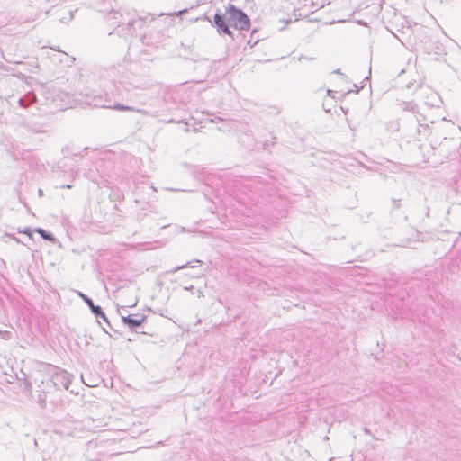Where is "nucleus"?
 <instances>
[{"label": "nucleus", "instance_id": "nucleus-1", "mask_svg": "<svg viewBox=\"0 0 461 461\" xmlns=\"http://www.w3.org/2000/svg\"><path fill=\"white\" fill-rule=\"evenodd\" d=\"M36 103L43 107L45 113L56 110H66L72 106V96L54 86L49 85H36L31 92V105Z\"/></svg>", "mask_w": 461, "mask_h": 461}, {"label": "nucleus", "instance_id": "nucleus-6", "mask_svg": "<svg viewBox=\"0 0 461 461\" xmlns=\"http://www.w3.org/2000/svg\"><path fill=\"white\" fill-rule=\"evenodd\" d=\"M80 296L84 299L86 304L90 307L91 312L96 316L102 318L104 321H108L105 314L104 313L102 308L98 305H95L92 299L87 297L86 295L80 294Z\"/></svg>", "mask_w": 461, "mask_h": 461}, {"label": "nucleus", "instance_id": "nucleus-17", "mask_svg": "<svg viewBox=\"0 0 461 461\" xmlns=\"http://www.w3.org/2000/svg\"><path fill=\"white\" fill-rule=\"evenodd\" d=\"M134 22H135L134 20H131V21H129L128 24L132 25L134 23Z\"/></svg>", "mask_w": 461, "mask_h": 461}, {"label": "nucleus", "instance_id": "nucleus-5", "mask_svg": "<svg viewBox=\"0 0 461 461\" xmlns=\"http://www.w3.org/2000/svg\"><path fill=\"white\" fill-rule=\"evenodd\" d=\"M51 382L58 389L68 390L71 383V375L67 371L59 369L52 375Z\"/></svg>", "mask_w": 461, "mask_h": 461}, {"label": "nucleus", "instance_id": "nucleus-12", "mask_svg": "<svg viewBox=\"0 0 461 461\" xmlns=\"http://www.w3.org/2000/svg\"><path fill=\"white\" fill-rule=\"evenodd\" d=\"M22 232L29 237V227H24Z\"/></svg>", "mask_w": 461, "mask_h": 461}, {"label": "nucleus", "instance_id": "nucleus-9", "mask_svg": "<svg viewBox=\"0 0 461 461\" xmlns=\"http://www.w3.org/2000/svg\"><path fill=\"white\" fill-rule=\"evenodd\" d=\"M32 134L38 136L39 137L38 140L41 141H42L44 140V138L47 136L45 131H36V130L31 129V139L32 138Z\"/></svg>", "mask_w": 461, "mask_h": 461}, {"label": "nucleus", "instance_id": "nucleus-22", "mask_svg": "<svg viewBox=\"0 0 461 461\" xmlns=\"http://www.w3.org/2000/svg\"><path fill=\"white\" fill-rule=\"evenodd\" d=\"M335 73L339 74V73H340V69H337V70L335 71Z\"/></svg>", "mask_w": 461, "mask_h": 461}, {"label": "nucleus", "instance_id": "nucleus-21", "mask_svg": "<svg viewBox=\"0 0 461 461\" xmlns=\"http://www.w3.org/2000/svg\"><path fill=\"white\" fill-rule=\"evenodd\" d=\"M35 67L38 68H40V65H39L38 62L35 64Z\"/></svg>", "mask_w": 461, "mask_h": 461}, {"label": "nucleus", "instance_id": "nucleus-11", "mask_svg": "<svg viewBox=\"0 0 461 461\" xmlns=\"http://www.w3.org/2000/svg\"><path fill=\"white\" fill-rule=\"evenodd\" d=\"M18 102H19V104L22 107H26L27 106V104H25V100L23 98H20Z\"/></svg>", "mask_w": 461, "mask_h": 461}, {"label": "nucleus", "instance_id": "nucleus-4", "mask_svg": "<svg viewBox=\"0 0 461 461\" xmlns=\"http://www.w3.org/2000/svg\"><path fill=\"white\" fill-rule=\"evenodd\" d=\"M40 58L42 60L46 58L53 60L54 62L59 61L61 63H66L67 65H69L74 60L73 58L69 57L65 52L56 51L53 49H47L45 47L40 48L34 57L37 61Z\"/></svg>", "mask_w": 461, "mask_h": 461}, {"label": "nucleus", "instance_id": "nucleus-15", "mask_svg": "<svg viewBox=\"0 0 461 461\" xmlns=\"http://www.w3.org/2000/svg\"><path fill=\"white\" fill-rule=\"evenodd\" d=\"M217 121H221V118H220V117H216L215 119H211V122H217Z\"/></svg>", "mask_w": 461, "mask_h": 461}, {"label": "nucleus", "instance_id": "nucleus-7", "mask_svg": "<svg viewBox=\"0 0 461 461\" xmlns=\"http://www.w3.org/2000/svg\"><path fill=\"white\" fill-rule=\"evenodd\" d=\"M144 320V316H141V318L140 319H135L132 317V315L122 317L123 323L127 325L131 330H134L137 327L140 326Z\"/></svg>", "mask_w": 461, "mask_h": 461}, {"label": "nucleus", "instance_id": "nucleus-10", "mask_svg": "<svg viewBox=\"0 0 461 461\" xmlns=\"http://www.w3.org/2000/svg\"><path fill=\"white\" fill-rule=\"evenodd\" d=\"M190 263L191 262H187L186 264H184L182 266H177L175 268H173L170 272L171 273H176V272H177V271H179L181 269H184V268L187 267L188 266H190Z\"/></svg>", "mask_w": 461, "mask_h": 461}, {"label": "nucleus", "instance_id": "nucleus-14", "mask_svg": "<svg viewBox=\"0 0 461 461\" xmlns=\"http://www.w3.org/2000/svg\"><path fill=\"white\" fill-rule=\"evenodd\" d=\"M73 19V13L72 11H69L68 12V20H72Z\"/></svg>", "mask_w": 461, "mask_h": 461}, {"label": "nucleus", "instance_id": "nucleus-18", "mask_svg": "<svg viewBox=\"0 0 461 461\" xmlns=\"http://www.w3.org/2000/svg\"><path fill=\"white\" fill-rule=\"evenodd\" d=\"M40 401H41V406L43 407V404H42V403L44 402V399H41V398L40 397Z\"/></svg>", "mask_w": 461, "mask_h": 461}, {"label": "nucleus", "instance_id": "nucleus-8", "mask_svg": "<svg viewBox=\"0 0 461 461\" xmlns=\"http://www.w3.org/2000/svg\"><path fill=\"white\" fill-rule=\"evenodd\" d=\"M35 232L39 233L44 240H51L53 241L54 240V238L53 236L51 235V233L50 232H47L46 230H44L43 229H41V228H37L34 230Z\"/></svg>", "mask_w": 461, "mask_h": 461}, {"label": "nucleus", "instance_id": "nucleus-3", "mask_svg": "<svg viewBox=\"0 0 461 461\" xmlns=\"http://www.w3.org/2000/svg\"><path fill=\"white\" fill-rule=\"evenodd\" d=\"M91 105L94 107H100V108H108V109H114L118 111L122 112H135L140 114H148V112L143 109H138L133 106H128L124 104H121L119 103H115L114 104H110V101L107 100V98H104L102 95L95 96L91 103Z\"/></svg>", "mask_w": 461, "mask_h": 461}, {"label": "nucleus", "instance_id": "nucleus-20", "mask_svg": "<svg viewBox=\"0 0 461 461\" xmlns=\"http://www.w3.org/2000/svg\"><path fill=\"white\" fill-rule=\"evenodd\" d=\"M193 288V286H190V287H185V290H191Z\"/></svg>", "mask_w": 461, "mask_h": 461}, {"label": "nucleus", "instance_id": "nucleus-16", "mask_svg": "<svg viewBox=\"0 0 461 461\" xmlns=\"http://www.w3.org/2000/svg\"><path fill=\"white\" fill-rule=\"evenodd\" d=\"M5 237L12 238L14 240H16L13 234H5Z\"/></svg>", "mask_w": 461, "mask_h": 461}, {"label": "nucleus", "instance_id": "nucleus-19", "mask_svg": "<svg viewBox=\"0 0 461 461\" xmlns=\"http://www.w3.org/2000/svg\"><path fill=\"white\" fill-rule=\"evenodd\" d=\"M39 195H40V196H41V195H42V190H41V189H40V190H39Z\"/></svg>", "mask_w": 461, "mask_h": 461}, {"label": "nucleus", "instance_id": "nucleus-13", "mask_svg": "<svg viewBox=\"0 0 461 461\" xmlns=\"http://www.w3.org/2000/svg\"><path fill=\"white\" fill-rule=\"evenodd\" d=\"M47 14H48L47 11L43 14H40V18H45L47 16Z\"/></svg>", "mask_w": 461, "mask_h": 461}, {"label": "nucleus", "instance_id": "nucleus-2", "mask_svg": "<svg viewBox=\"0 0 461 461\" xmlns=\"http://www.w3.org/2000/svg\"><path fill=\"white\" fill-rule=\"evenodd\" d=\"M214 24L217 26L220 32L226 33L232 37L233 33L230 30V27L240 31L249 30L250 21L243 11L230 4L226 7L224 14L221 13L215 14Z\"/></svg>", "mask_w": 461, "mask_h": 461}]
</instances>
